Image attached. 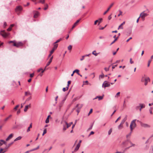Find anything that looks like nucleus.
<instances>
[{
	"label": "nucleus",
	"instance_id": "1",
	"mask_svg": "<svg viewBox=\"0 0 153 153\" xmlns=\"http://www.w3.org/2000/svg\"><path fill=\"white\" fill-rule=\"evenodd\" d=\"M136 119H134L131 122V123L130 126V128L131 131H132L133 128H135L136 126V124L135 123Z\"/></svg>",
	"mask_w": 153,
	"mask_h": 153
},
{
	"label": "nucleus",
	"instance_id": "2",
	"mask_svg": "<svg viewBox=\"0 0 153 153\" xmlns=\"http://www.w3.org/2000/svg\"><path fill=\"white\" fill-rule=\"evenodd\" d=\"M110 86V83H108L107 81H105L104 82L102 85V87L105 88L106 87H109Z\"/></svg>",
	"mask_w": 153,
	"mask_h": 153
},
{
	"label": "nucleus",
	"instance_id": "3",
	"mask_svg": "<svg viewBox=\"0 0 153 153\" xmlns=\"http://www.w3.org/2000/svg\"><path fill=\"white\" fill-rule=\"evenodd\" d=\"M0 34L4 37H6L9 35V33L5 32L4 30L1 31Z\"/></svg>",
	"mask_w": 153,
	"mask_h": 153
},
{
	"label": "nucleus",
	"instance_id": "4",
	"mask_svg": "<svg viewBox=\"0 0 153 153\" xmlns=\"http://www.w3.org/2000/svg\"><path fill=\"white\" fill-rule=\"evenodd\" d=\"M127 142H128V143H129L131 144V146H129L126 148V149H129L130 147L133 146H135V144H134L133 143L131 142L130 141V140L128 139H127L125 141V142L124 143H125Z\"/></svg>",
	"mask_w": 153,
	"mask_h": 153
},
{
	"label": "nucleus",
	"instance_id": "5",
	"mask_svg": "<svg viewBox=\"0 0 153 153\" xmlns=\"http://www.w3.org/2000/svg\"><path fill=\"white\" fill-rule=\"evenodd\" d=\"M23 45V44L22 42H19L17 43H14L13 44V45L14 46H16L17 47H19L22 46Z\"/></svg>",
	"mask_w": 153,
	"mask_h": 153
},
{
	"label": "nucleus",
	"instance_id": "6",
	"mask_svg": "<svg viewBox=\"0 0 153 153\" xmlns=\"http://www.w3.org/2000/svg\"><path fill=\"white\" fill-rule=\"evenodd\" d=\"M141 126L144 128H149L151 127V126L150 125L143 123H140Z\"/></svg>",
	"mask_w": 153,
	"mask_h": 153
},
{
	"label": "nucleus",
	"instance_id": "7",
	"mask_svg": "<svg viewBox=\"0 0 153 153\" xmlns=\"http://www.w3.org/2000/svg\"><path fill=\"white\" fill-rule=\"evenodd\" d=\"M64 103V102L62 101L59 102L58 108L59 111H60L61 107L63 105Z\"/></svg>",
	"mask_w": 153,
	"mask_h": 153
},
{
	"label": "nucleus",
	"instance_id": "8",
	"mask_svg": "<svg viewBox=\"0 0 153 153\" xmlns=\"http://www.w3.org/2000/svg\"><path fill=\"white\" fill-rule=\"evenodd\" d=\"M22 10V7L20 6H18L16 7V8L15 9V11L16 12H18L21 11Z\"/></svg>",
	"mask_w": 153,
	"mask_h": 153
},
{
	"label": "nucleus",
	"instance_id": "9",
	"mask_svg": "<svg viewBox=\"0 0 153 153\" xmlns=\"http://www.w3.org/2000/svg\"><path fill=\"white\" fill-rule=\"evenodd\" d=\"M139 105H140V108L139 110L140 111H141L142 108H144L145 107V105L144 103H140Z\"/></svg>",
	"mask_w": 153,
	"mask_h": 153
},
{
	"label": "nucleus",
	"instance_id": "10",
	"mask_svg": "<svg viewBox=\"0 0 153 153\" xmlns=\"http://www.w3.org/2000/svg\"><path fill=\"white\" fill-rule=\"evenodd\" d=\"M150 81V79L149 77H146V78H145L144 85H147L148 82H149Z\"/></svg>",
	"mask_w": 153,
	"mask_h": 153
},
{
	"label": "nucleus",
	"instance_id": "11",
	"mask_svg": "<svg viewBox=\"0 0 153 153\" xmlns=\"http://www.w3.org/2000/svg\"><path fill=\"white\" fill-rule=\"evenodd\" d=\"M64 122L65 123V124L67 125V127L66 128L65 127V126L64 125L63 129V130L65 131L66 130L67 128H68V127H69L70 126V125L69 126L68 124L66 122L64 121Z\"/></svg>",
	"mask_w": 153,
	"mask_h": 153
},
{
	"label": "nucleus",
	"instance_id": "12",
	"mask_svg": "<svg viewBox=\"0 0 153 153\" xmlns=\"http://www.w3.org/2000/svg\"><path fill=\"white\" fill-rule=\"evenodd\" d=\"M147 16V14L146 13H144L143 12L141 13L140 14V17H141L142 18H143L144 17Z\"/></svg>",
	"mask_w": 153,
	"mask_h": 153
},
{
	"label": "nucleus",
	"instance_id": "13",
	"mask_svg": "<svg viewBox=\"0 0 153 153\" xmlns=\"http://www.w3.org/2000/svg\"><path fill=\"white\" fill-rule=\"evenodd\" d=\"M80 20V19H79L77 20L74 23L72 27L71 30H72L76 25H77V24L79 22Z\"/></svg>",
	"mask_w": 153,
	"mask_h": 153
},
{
	"label": "nucleus",
	"instance_id": "14",
	"mask_svg": "<svg viewBox=\"0 0 153 153\" xmlns=\"http://www.w3.org/2000/svg\"><path fill=\"white\" fill-rule=\"evenodd\" d=\"M113 4H114V3H112L111 4V5L108 7V8L107 10L104 13H103L104 15H105L106 13L110 10V9L111 8V7L113 6Z\"/></svg>",
	"mask_w": 153,
	"mask_h": 153
},
{
	"label": "nucleus",
	"instance_id": "15",
	"mask_svg": "<svg viewBox=\"0 0 153 153\" xmlns=\"http://www.w3.org/2000/svg\"><path fill=\"white\" fill-rule=\"evenodd\" d=\"M80 144H79V143H78L77 144L76 148H75V149L74 150V151L76 152V151H77V150H78L80 147Z\"/></svg>",
	"mask_w": 153,
	"mask_h": 153
},
{
	"label": "nucleus",
	"instance_id": "16",
	"mask_svg": "<svg viewBox=\"0 0 153 153\" xmlns=\"http://www.w3.org/2000/svg\"><path fill=\"white\" fill-rule=\"evenodd\" d=\"M53 56L51 57L49 60V62L47 63L46 65V67L48 66L52 62V59H53Z\"/></svg>",
	"mask_w": 153,
	"mask_h": 153
},
{
	"label": "nucleus",
	"instance_id": "17",
	"mask_svg": "<svg viewBox=\"0 0 153 153\" xmlns=\"http://www.w3.org/2000/svg\"><path fill=\"white\" fill-rule=\"evenodd\" d=\"M82 106H83L82 104H78L76 105V107L78 109H80L82 108Z\"/></svg>",
	"mask_w": 153,
	"mask_h": 153
},
{
	"label": "nucleus",
	"instance_id": "18",
	"mask_svg": "<svg viewBox=\"0 0 153 153\" xmlns=\"http://www.w3.org/2000/svg\"><path fill=\"white\" fill-rule=\"evenodd\" d=\"M113 38H115L113 42H112L111 44H110V45H111L112 44H113L115 42L117 39L118 38V37H116V35H115L114 36Z\"/></svg>",
	"mask_w": 153,
	"mask_h": 153
},
{
	"label": "nucleus",
	"instance_id": "19",
	"mask_svg": "<svg viewBox=\"0 0 153 153\" xmlns=\"http://www.w3.org/2000/svg\"><path fill=\"white\" fill-rule=\"evenodd\" d=\"M39 14V13L38 11H36L34 15V17L36 18L38 17Z\"/></svg>",
	"mask_w": 153,
	"mask_h": 153
},
{
	"label": "nucleus",
	"instance_id": "20",
	"mask_svg": "<svg viewBox=\"0 0 153 153\" xmlns=\"http://www.w3.org/2000/svg\"><path fill=\"white\" fill-rule=\"evenodd\" d=\"M153 59V55L151 57L150 59H149L148 62V66L149 67L150 65V64L152 61V59Z\"/></svg>",
	"mask_w": 153,
	"mask_h": 153
},
{
	"label": "nucleus",
	"instance_id": "21",
	"mask_svg": "<svg viewBox=\"0 0 153 153\" xmlns=\"http://www.w3.org/2000/svg\"><path fill=\"white\" fill-rule=\"evenodd\" d=\"M30 107V104L29 105H26L25 106V107L24 109V111L25 112H26L27 110V109L29 107Z\"/></svg>",
	"mask_w": 153,
	"mask_h": 153
},
{
	"label": "nucleus",
	"instance_id": "22",
	"mask_svg": "<svg viewBox=\"0 0 153 153\" xmlns=\"http://www.w3.org/2000/svg\"><path fill=\"white\" fill-rule=\"evenodd\" d=\"M13 136V134H10L8 136V137L6 138V140L7 141L8 140H9Z\"/></svg>",
	"mask_w": 153,
	"mask_h": 153
},
{
	"label": "nucleus",
	"instance_id": "23",
	"mask_svg": "<svg viewBox=\"0 0 153 153\" xmlns=\"http://www.w3.org/2000/svg\"><path fill=\"white\" fill-rule=\"evenodd\" d=\"M127 120V116H126V117H125L123 119L121 123H120V124H122V125H123V124L126 121V120Z\"/></svg>",
	"mask_w": 153,
	"mask_h": 153
},
{
	"label": "nucleus",
	"instance_id": "24",
	"mask_svg": "<svg viewBox=\"0 0 153 153\" xmlns=\"http://www.w3.org/2000/svg\"><path fill=\"white\" fill-rule=\"evenodd\" d=\"M125 24V22H123L118 27V29H123V27L122 26L123 25Z\"/></svg>",
	"mask_w": 153,
	"mask_h": 153
},
{
	"label": "nucleus",
	"instance_id": "25",
	"mask_svg": "<svg viewBox=\"0 0 153 153\" xmlns=\"http://www.w3.org/2000/svg\"><path fill=\"white\" fill-rule=\"evenodd\" d=\"M38 3L43 4H45V0H39L38 1Z\"/></svg>",
	"mask_w": 153,
	"mask_h": 153
},
{
	"label": "nucleus",
	"instance_id": "26",
	"mask_svg": "<svg viewBox=\"0 0 153 153\" xmlns=\"http://www.w3.org/2000/svg\"><path fill=\"white\" fill-rule=\"evenodd\" d=\"M58 45L57 44H54L53 47V48L52 50H53L54 51L56 50L57 47H58Z\"/></svg>",
	"mask_w": 153,
	"mask_h": 153
},
{
	"label": "nucleus",
	"instance_id": "27",
	"mask_svg": "<svg viewBox=\"0 0 153 153\" xmlns=\"http://www.w3.org/2000/svg\"><path fill=\"white\" fill-rule=\"evenodd\" d=\"M32 127V123H31L30 124L28 128H27V132H29L30 131V128H31Z\"/></svg>",
	"mask_w": 153,
	"mask_h": 153
},
{
	"label": "nucleus",
	"instance_id": "28",
	"mask_svg": "<svg viewBox=\"0 0 153 153\" xmlns=\"http://www.w3.org/2000/svg\"><path fill=\"white\" fill-rule=\"evenodd\" d=\"M31 95V94L29 91L25 92V96H27V95Z\"/></svg>",
	"mask_w": 153,
	"mask_h": 153
},
{
	"label": "nucleus",
	"instance_id": "29",
	"mask_svg": "<svg viewBox=\"0 0 153 153\" xmlns=\"http://www.w3.org/2000/svg\"><path fill=\"white\" fill-rule=\"evenodd\" d=\"M22 138L21 137V136H19L18 137L16 138L14 140V142H15L17 140H20Z\"/></svg>",
	"mask_w": 153,
	"mask_h": 153
},
{
	"label": "nucleus",
	"instance_id": "30",
	"mask_svg": "<svg viewBox=\"0 0 153 153\" xmlns=\"http://www.w3.org/2000/svg\"><path fill=\"white\" fill-rule=\"evenodd\" d=\"M79 70L78 69H76L73 71L74 73L76 72L78 75H79Z\"/></svg>",
	"mask_w": 153,
	"mask_h": 153
},
{
	"label": "nucleus",
	"instance_id": "31",
	"mask_svg": "<svg viewBox=\"0 0 153 153\" xmlns=\"http://www.w3.org/2000/svg\"><path fill=\"white\" fill-rule=\"evenodd\" d=\"M104 96V95H103L102 96H98V100H102Z\"/></svg>",
	"mask_w": 153,
	"mask_h": 153
},
{
	"label": "nucleus",
	"instance_id": "32",
	"mask_svg": "<svg viewBox=\"0 0 153 153\" xmlns=\"http://www.w3.org/2000/svg\"><path fill=\"white\" fill-rule=\"evenodd\" d=\"M54 51L53 50H51L50 52V54L48 55V58L50 57L51 55L53 53Z\"/></svg>",
	"mask_w": 153,
	"mask_h": 153
},
{
	"label": "nucleus",
	"instance_id": "33",
	"mask_svg": "<svg viewBox=\"0 0 153 153\" xmlns=\"http://www.w3.org/2000/svg\"><path fill=\"white\" fill-rule=\"evenodd\" d=\"M12 117V115H10L8 117H7L4 120V121L5 122H6V121H7V120L9 119L11 117Z\"/></svg>",
	"mask_w": 153,
	"mask_h": 153
},
{
	"label": "nucleus",
	"instance_id": "34",
	"mask_svg": "<svg viewBox=\"0 0 153 153\" xmlns=\"http://www.w3.org/2000/svg\"><path fill=\"white\" fill-rule=\"evenodd\" d=\"M45 7L44 8V10H46L48 8V4H45Z\"/></svg>",
	"mask_w": 153,
	"mask_h": 153
},
{
	"label": "nucleus",
	"instance_id": "35",
	"mask_svg": "<svg viewBox=\"0 0 153 153\" xmlns=\"http://www.w3.org/2000/svg\"><path fill=\"white\" fill-rule=\"evenodd\" d=\"M146 78V75H144V76L142 77V78L141 79V82H143L145 80V78Z\"/></svg>",
	"mask_w": 153,
	"mask_h": 153
},
{
	"label": "nucleus",
	"instance_id": "36",
	"mask_svg": "<svg viewBox=\"0 0 153 153\" xmlns=\"http://www.w3.org/2000/svg\"><path fill=\"white\" fill-rule=\"evenodd\" d=\"M96 52V51L95 50H94L93 51V52H92V54L94 55L95 56H97L98 55V53H95Z\"/></svg>",
	"mask_w": 153,
	"mask_h": 153
},
{
	"label": "nucleus",
	"instance_id": "37",
	"mask_svg": "<svg viewBox=\"0 0 153 153\" xmlns=\"http://www.w3.org/2000/svg\"><path fill=\"white\" fill-rule=\"evenodd\" d=\"M122 125V124H120V125H119L118 126V129H119V130H120L122 128H123V126Z\"/></svg>",
	"mask_w": 153,
	"mask_h": 153
},
{
	"label": "nucleus",
	"instance_id": "38",
	"mask_svg": "<svg viewBox=\"0 0 153 153\" xmlns=\"http://www.w3.org/2000/svg\"><path fill=\"white\" fill-rule=\"evenodd\" d=\"M125 142V141H124V142H123L122 143V144L125 146H127L128 144V142H127L124 143Z\"/></svg>",
	"mask_w": 153,
	"mask_h": 153
},
{
	"label": "nucleus",
	"instance_id": "39",
	"mask_svg": "<svg viewBox=\"0 0 153 153\" xmlns=\"http://www.w3.org/2000/svg\"><path fill=\"white\" fill-rule=\"evenodd\" d=\"M112 131V128L110 129L108 131V135H110L111 134Z\"/></svg>",
	"mask_w": 153,
	"mask_h": 153
},
{
	"label": "nucleus",
	"instance_id": "40",
	"mask_svg": "<svg viewBox=\"0 0 153 153\" xmlns=\"http://www.w3.org/2000/svg\"><path fill=\"white\" fill-rule=\"evenodd\" d=\"M132 131H131L130 132L129 134H128L126 135V137L127 138H128V137H129L131 135Z\"/></svg>",
	"mask_w": 153,
	"mask_h": 153
},
{
	"label": "nucleus",
	"instance_id": "41",
	"mask_svg": "<svg viewBox=\"0 0 153 153\" xmlns=\"http://www.w3.org/2000/svg\"><path fill=\"white\" fill-rule=\"evenodd\" d=\"M13 143H14V142H12L9 143V144H8V147H7V149L8 147H10L11 145L13 144Z\"/></svg>",
	"mask_w": 153,
	"mask_h": 153
},
{
	"label": "nucleus",
	"instance_id": "42",
	"mask_svg": "<svg viewBox=\"0 0 153 153\" xmlns=\"http://www.w3.org/2000/svg\"><path fill=\"white\" fill-rule=\"evenodd\" d=\"M62 40V38H60L59 39L57 40L54 43V44H55L57 42H59L60 41Z\"/></svg>",
	"mask_w": 153,
	"mask_h": 153
},
{
	"label": "nucleus",
	"instance_id": "43",
	"mask_svg": "<svg viewBox=\"0 0 153 153\" xmlns=\"http://www.w3.org/2000/svg\"><path fill=\"white\" fill-rule=\"evenodd\" d=\"M19 105H16L14 108V110L15 111L16 110L17 108L19 107Z\"/></svg>",
	"mask_w": 153,
	"mask_h": 153
},
{
	"label": "nucleus",
	"instance_id": "44",
	"mask_svg": "<svg viewBox=\"0 0 153 153\" xmlns=\"http://www.w3.org/2000/svg\"><path fill=\"white\" fill-rule=\"evenodd\" d=\"M3 150V149L1 148L0 149V153H4L6 151H4L2 152Z\"/></svg>",
	"mask_w": 153,
	"mask_h": 153
},
{
	"label": "nucleus",
	"instance_id": "45",
	"mask_svg": "<svg viewBox=\"0 0 153 153\" xmlns=\"http://www.w3.org/2000/svg\"><path fill=\"white\" fill-rule=\"evenodd\" d=\"M72 48V46L71 45H70L68 47V49L69 50H70Z\"/></svg>",
	"mask_w": 153,
	"mask_h": 153
},
{
	"label": "nucleus",
	"instance_id": "46",
	"mask_svg": "<svg viewBox=\"0 0 153 153\" xmlns=\"http://www.w3.org/2000/svg\"><path fill=\"white\" fill-rule=\"evenodd\" d=\"M46 132H47L46 129H45L44 130L42 135L43 136L45 134H46Z\"/></svg>",
	"mask_w": 153,
	"mask_h": 153
},
{
	"label": "nucleus",
	"instance_id": "47",
	"mask_svg": "<svg viewBox=\"0 0 153 153\" xmlns=\"http://www.w3.org/2000/svg\"><path fill=\"white\" fill-rule=\"evenodd\" d=\"M130 62L131 64H133L134 63V61H132V59L131 58L130 59Z\"/></svg>",
	"mask_w": 153,
	"mask_h": 153
},
{
	"label": "nucleus",
	"instance_id": "48",
	"mask_svg": "<svg viewBox=\"0 0 153 153\" xmlns=\"http://www.w3.org/2000/svg\"><path fill=\"white\" fill-rule=\"evenodd\" d=\"M45 122L46 123H48L49 122V120L48 118H47L45 120Z\"/></svg>",
	"mask_w": 153,
	"mask_h": 153
},
{
	"label": "nucleus",
	"instance_id": "49",
	"mask_svg": "<svg viewBox=\"0 0 153 153\" xmlns=\"http://www.w3.org/2000/svg\"><path fill=\"white\" fill-rule=\"evenodd\" d=\"M110 66L109 67V68H104V69L105 70V71H109V67H110Z\"/></svg>",
	"mask_w": 153,
	"mask_h": 153
},
{
	"label": "nucleus",
	"instance_id": "50",
	"mask_svg": "<svg viewBox=\"0 0 153 153\" xmlns=\"http://www.w3.org/2000/svg\"><path fill=\"white\" fill-rule=\"evenodd\" d=\"M119 12H120L119 14L118 15V16H119L120 15H122V12L120 10H119Z\"/></svg>",
	"mask_w": 153,
	"mask_h": 153
},
{
	"label": "nucleus",
	"instance_id": "51",
	"mask_svg": "<svg viewBox=\"0 0 153 153\" xmlns=\"http://www.w3.org/2000/svg\"><path fill=\"white\" fill-rule=\"evenodd\" d=\"M85 57V56L84 55L82 56V58H81L80 59V61H82L84 59Z\"/></svg>",
	"mask_w": 153,
	"mask_h": 153
},
{
	"label": "nucleus",
	"instance_id": "52",
	"mask_svg": "<svg viewBox=\"0 0 153 153\" xmlns=\"http://www.w3.org/2000/svg\"><path fill=\"white\" fill-rule=\"evenodd\" d=\"M140 105H137L136 107V109L137 110L139 109L140 108Z\"/></svg>",
	"mask_w": 153,
	"mask_h": 153
},
{
	"label": "nucleus",
	"instance_id": "53",
	"mask_svg": "<svg viewBox=\"0 0 153 153\" xmlns=\"http://www.w3.org/2000/svg\"><path fill=\"white\" fill-rule=\"evenodd\" d=\"M104 76V75L103 74H102L101 75H100L99 76L100 77H101V78H103Z\"/></svg>",
	"mask_w": 153,
	"mask_h": 153
},
{
	"label": "nucleus",
	"instance_id": "54",
	"mask_svg": "<svg viewBox=\"0 0 153 153\" xmlns=\"http://www.w3.org/2000/svg\"><path fill=\"white\" fill-rule=\"evenodd\" d=\"M92 110H92V108L90 109V111L88 114V115H89L90 114H91L92 112Z\"/></svg>",
	"mask_w": 153,
	"mask_h": 153
},
{
	"label": "nucleus",
	"instance_id": "55",
	"mask_svg": "<svg viewBox=\"0 0 153 153\" xmlns=\"http://www.w3.org/2000/svg\"><path fill=\"white\" fill-rule=\"evenodd\" d=\"M12 29V27H11L10 26L9 27L7 30L8 31H10Z\"/></svg>",
	"mask_w": 153,
	"mask_h": 153
},
{
	"label": "nucleus",
	"instance_id": "56",
	"mask_svg": "<svg viewBox=\"0 0 153 153\" xmlns=\"http://www.w3.org/2000/svg\"><path fill=\"white\" fill-rule=\"evenodd\" d=\"M7 25V23L6 22H4V23L3 26L5 27Z\"/></svg>",
	"mask_w": 153,
	"mask_h": 153
},
{
	"label": "nucleus",
	"instance_id": "57",
	"mask_svg": "<svg viewBox=\"0 0 153 153\" xmlns=\"http://www.w3.org/2000/svg\"><path fill=\"white\" fill-rule=\"evenodd\" d=\"M66 98H67V97H66V96L64 98L63 100H62V101L63 102H65V100H66Z\"/></svg>",
	"mask_w": 153,
	"mask_h": 153
},
{
	"label": "nucleus",
	"instance_id": "58",
	"mask_svg": "<svg viewBox=\"0 0 153 153\" xmlns=\"http://www.w3.org/2000/svg\"><path fill=\"white\" fill-rule=\"evenodd\" d=\"M102 18H100L99 19V24H100L101 22L102 21Z\"/></svg>",
	"mask_w": 153,
	"mask_h": 153
},
{
	"label": "nucleus",
	"instance_id": "59",
	"mask_svg": "<svg viewBox=\"0 0 153 153\" xmlns=\"http://www.w3.org/2000/svg\"><path fill=\"white\" fill-rule=\"evenodd\" d=\"M1 141V142H3V143L4 144H6L7 143L6 141H5L4 140H0Z\"/></svg>",
	"mask_w": 153,
	"mask_h": 153
},
{
	"label": "nucleus",
	"instance_id": "60",
	"mask_svg": "<svg viewBox=\"0 0 153 153\" xmlns=\"http://www.w3.org/2000/svg\"><path fill=\"white\" fill-rule=\"evenodd\" d=\"M34 75V73L31 74H30V76L31 77H32Z\"/></svg>",
	"mask_w": 153,
	"mask_h": 153
},
{
	"label": "nucleus",
	"instance_id": "61",
	"mask_svg": "<svg viewBox=\"0 0 153 153\" xmlns=\"http://www.w3.org/2000/svg\"><path fill=\"white\" fill-rule=\"evenodd\" d=\"M149 112H150V113L151 114H152V109L151 108L150 109H149Z\"/></svg>",
	"mask_w": 153,
	"mask_h": 153
},
{
	"label": "nucleus",
	"instance_id": "62",
	"mask_svg": "<svg viewBox=\"0 0 153 153\" xmlns=\"http://www.w3.org/2000/svg\"><path fill=\"white\" fill-rule=\"evenodd\" d=\"M94 133V131H91L90 132V134L89 135V136H90V135H91V134H93Z\"/></svg>",
	"mask_w": 153,
	"mask_h": 153
},
{
	"label": "nucleus",
	"instance_id": "63",
	"mask_svg": "<svg viewBox=\"0 0 153 153\" xmlns=\"http://www.w3.org/2000/svg\"><path fill=\"white\" fill-rule=\"evenodd\" d=\"M111 15H110L108 16V19L109 20H110L111 19Z\"/></svg>",
	"mask_w": 153,
	"mask_h": 153
},
{
	"label": "nucleus",
	"instance_id": "64",
	"mask_svg": "<svg viewBox=\"0 0 153 153\" xmlns=\"http://www.w3.org/2000/svg\"><path fill=\"white\" fill-rule=\"evenodd\" d=\"M132 39V38L131 37H130L127 40H126V42H128L129 40L131 39Z\"/></svg>",
	"mask_w": 153,
	"mask_h": 153
}]
</instances>
